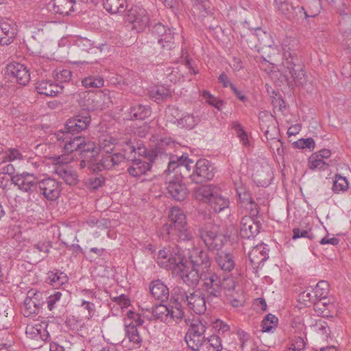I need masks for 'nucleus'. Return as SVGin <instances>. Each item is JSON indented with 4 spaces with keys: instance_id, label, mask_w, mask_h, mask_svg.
Instances as JSON below:
<instances>
[{
    "instance_id": "obj_47",
    "label": "nucleus",
    "mask_w": 351,
    "mask_h": 351,
    "mask_svg": "<svg viewBox=\"0 0 351 351\" xmlns=\"http://www.w3.org/2000/svg\"><path fill=\"white\" fill-rule=\"evenodd\" d=\"M205 344L207 348L206 351H221L223 348L221 339L215 335L206 337Z\"/></svg>"
},
{
    "instance_id": "obj_11",
    "label": "nucleus",
    "mask_w": 351,
    "mask_h": 351,
    "mask_svg": "<svg viewBox=\"0 0 351 351\" xmlns=\"http://www.w3.org/2000/svg\"><path fill=\"white\" fill-rule=\"evenodd\" d=\"M274 7L279 14L290 21H298L302 19L303 8L293 5L288 0H274Z\"/></svg>"
},
{
    "instance_id": "obj_22",
    "label": "nucleus",
    "mask_w": 351,
    "mask_h": 351,
    "mask_svg": "<svg viewBox=\"0 0 351 351\" xmlns=\"http://www.w3.org/2000/svg\"><path fill=\"white\" fill-rule=\"evenodd\" d=\"M113 157L111 154H107L104 156L101 159L97 161L95 159H90L87 161V165L88 169L94 172L101 171L104 169H110L114 166L113 162Z\"/></svg>"
},
{
    "instance_id": "obj_10",
    "label": "nucleus",
    "mask_w": 351,
    "mask_h": 351,
    "mask_svg": "<svg viewBox=\"0 0 351 351\" xmlns=\"http://www.w3.org/2000/svg\"><path fill=\"white\" fill-rule=\"evenodd\" d=\"M34 172H23L20 175L11 177L12 184L17 186L18 188L29 195H35L38 192V182L35 181Z\"/></svg>"
},
{
    "instance_id": "obj_33",
    "label": "nucleus",
    "mask_w": 351,
    "mask_h": 351,
    "mask_svg": "<svg viewBox=\"0 0 351 351\" xmlns=\"http://www.w3.org/2000/svg\"><path fill=\"white\" fill-rule=\"evenodd\" d=\"M191 291H186L182 287L176 286L171 292V299L178 306H184L186 301H188V297Z\"/></svg>"
},
{
    "instance_id": "obj_56",
    "label": "nucleus",
    "mask_w": 351,
    "mask_h": 351,
    "mask_svg": "<svg viewBox=\"0 0 351 351\" xmlns=\"http://www.w3.org/2000/svg\"><path fill=\"white\" fill-rule=\"evenodd\" d=\"M122 151H123L122 154L124 155V157L128 160L132 161V160H134L136 158V147L134 145L132 144V143L130 141L127 142L125 143Z\"/></svg>"
},
{
    "instance_id": "obj_61",
    "label": "nucleus",
    "mask_w": 351,
    "mask_h": 351,
    "mask_svg": "<svg viewBox=\"0 0 351 351\" xmlns=\"http://www.w3.org/2000/svg\"><path fill=\"white\" fill-rule=\"evenodd\" d=\"M27 169L31 171L37 170L42 165L41 161L38 158H30L27 161Z\"/></svg>"
},
{
    "instance_id": "obj_51",
    "label": "nucleus",
    "mask_w": 351,
    "mask_h": 351,
    "mask_svg": "<svg viewBox=\"0 0 351 351\" xmlns=\"http://www.w3.org/2000/svg\"><path fill=\"white\" fill-rule=\"evenodd\" d=\"M150 95L156 100H159L169 96L170 91L163 86H156L150 90Z\"/></svg>"
},
{
    "instance_id": "obj_23",
    "label": "nucleus",
    "mask_w": 351,
    "mask_h": 351,
    "mask_svg": "<svg viewBox=\"0 0 351 351\" xmlns=\"http://www.w3.org/2000/svg\"><path fill=\"white\" fill-rule=\"evenodd\" d=\"M132 164L128 167V171L133 177H140L151 169L152 165L144 159L136 158L132 160Z\"/></svg>"
},
{
    "instance_id": "obj_24",
    "label": "nucleus",
    "mask_w": 351,
    "mask_h": 351,
    "mask_svg": "<svg viewBox=\"0 0 351 351\" xmlns=\"http://www.w3.org/2000/svg\"><path fill=\"white\" fill-rule=\"evenodd\" d=\"M16 35V27L8 23L0 24V44L8 45L13 42Z\"/></svg>"
},
{
    "instance_id": "obj_31",
    "label": "nucleus",
    "mask_w": 351,
    "mask_h": 351,
    "mask_svg": "<svg viewBox=\"0 0 351 351\" xmlns=\"http://www.w3.org/2000/svg\"><path fill=\"white\" fill-rule=\"evenodd\" d=\"M166 189L171 197H184L188 195L186 186L180 182H169Z\"/></svg>"
},
{
    "instance_id": "obj_17",
    "label": "nucleus",
    "mask_w": 351,
    "mask_h": 351,
    "mask_svg": "<svg viewBox=\"0 0 351 351\" xmlns=\"http://www.w3.org/2000/svg\"><path fill=\"white\" fill-rule=\"evenodd\" d=\"M261 224L251 217L244 216L240 222V235L241 237L250 239L254 238L259 232Z\"/></svg>"
},
{
    "instance_id": "obj_39",
    "label": "nucleus",
    "mask_w": 351,
    "mask_h": 351,
    "mask_svg": "<svg viewBox=\"0 0 351 351\" xmlns=\"http://www.w3.org/2000/svg\"><path fill=\"white\" fill-rule=\"evenodd\" d=\"M278 323V319L274 315L269 313L267 315L261 323V331L263 332H273L276 328Z\"/></svg>"
},
{
    "instance_id": "obj_3",
    "label": "nucleus",
    "mask_w": 351,
    "mask_h": 351,
    "mask_svg": "<svg viewBox=\"0 0 351 351\" xmlns=\"http://www.w3.org/2000/svg\"><path fill=\"white\" fill-rule=\"evenodd\" d=\"M280 71L288 84L291 86L301 85L305 80L304 65L300 62L295 54L289 51L284 54Z\"/></svg>"
},
{
    "instance_id": "obj_2",
    "label": "nucleus",
    "mask_w": 351,
    "mask_h": 351,
    "mask_svg": "<svg viewBox=\"0 0 351 351\" xmlns=\"http://www.w3.org/2000/svg\"><path fill=\"white\" fill-rule=\"evenodd\" d=\"M169 218L171 223L164 224L159 230L162 239L186 241L193 239V232L188 226L186 215L180 208L173 207Z\"/></svg>"
},
{
    "instance_id": "obj_40",
    "label": "nucleus",
    "mask_w": 351,
    "mask_h": 351,
    "mask_svg": "<svg viewBox=\"0 0 351 351\" xmlns=\"http://www.w3.org/2000/svg\"><path fill=\"white\" fill-rule=\"evenodd\" d=\"M300 238H308L311 241L315 239V236L311 231V227L308 224L305 226L301 224L300 227L293 229L292 239L296 240Z\"/></svg>"
},
{
    "instance_id": "obj_45",
    "label": "nucleus",
    "mask_w": 351,
    "mask_h": 351,
    "mask_svg": "<svg viewBox=\"0 0 351 351\" xmlns=\"http://www.w3.org/2000/svg\"><path fill=\"white\" fill-rule=\"evenodd\" d=\"M115 139L108 135H103L99 141V147L101 150L110 154L114 148Z\"/></svg>"
},
{
    "instance_id": "obj_35",
    "label": "nucleus",
    "mask_w": 351,
    "mask_h": 351,
    "mask_svg": "<svg viewBox=\"0 0 351 351\" xmlns=\"http://www.w3.org/2000/svg\"><path fill=\"white\" fill-rule=\"evenodd\" d=\"M47 275L49 283L56 288L68 282V277L66 274L59 270L49 271Z\"/></svg>"
},
{
    "instance_id": "obj_32",
    "label": "nucleus",
    "mask_w": 351,
    "mask_h": 351,
    "mask_svg": "<svg viewBox=\"0 0 351 351\" xmlns=\"http://www.w3.org/2000/svg\"><path fill=\"white\" fill-rule=\"evenodd\" d=\"M206 322L203 319H193L186 335L195 337H206Z\"/></svg>"
},
{
    "instance_id": "obj_9",
    "label": "nucleus",
    "mask_w": 351,
    "mask_h": 351,
    "mask_svg": "<svg viewBox=\"0 0 351 351\" xmlns=\"http://www.w3.org/2000/svg\"><path fill=\"white\" fill-rule=\"evenodd\" d=\"M125 21L132 25L133 29L141 32L148 26L149 17L144 8L138 5H133L128 11Z\"/></svg>"
},
{
    "instance_id": "obj_41",
    "label": "nucleus",
    "mask_w": 351,
    "mask_h": 351,
    "mask_svg": "<svg viewBox=\"0 0 351 351\" xmlns=\"http://www.w3.org/2000/svg\"><path fill=\"white\" fill-rule=\"evenodd\" d=\"M206 341V337H195L185 335V341L189 349L193 351H199Z\"/></svg>"
},
{
    "instance_id": "obj_7",
    "label": "nucleus",
    "mask_w": 351,
    "mask_h": 351,
    "mask_svg": "<svg viewBox=\"0 0 351 351\" xmlns=\"http://www.w3.org/2000/svg\"><path fill=\"white\" fill-rule=\"evenodd\" d=\"M46 294L35 289H30L27 293L24 300L23 313L25 317H31L38 314L45 304Z\"/></svg>"
},
{
    "instance_id": "obj_43",
    "label": "nucleus",
    "mask_w": 351,
    "mask_h": 351,
    "mask_svg": "<svg viewBox=\"0 0 351 351\" xmlns=\"http://www.w3.org/2000/svg\"><path fill=\"white\" fill-rule=\"evenodd\" d=\"M174 32L168 28V32L158 39V43L161 48L165 50H170L174 47Z\"/></svg>"
},
{
    "instance_id": "obj_52",
    "label": "nucleus",
    "mask_w": 351,
    "mask_h": 351,
    "mask_svg": "<svg viewBox=\"0 0 351 351\" xmlns=\"http://www.w3.org/2000/svg\"><path fill=\"white\" fill-rule=\"evenodd\" d=\"M22 159V154L18 149L12 148L9 149L5 152L2 158V163H5L6 162H12L16 160H20Z\"/></svg>"
},
{
    "instance_id": "obj_28",
    "label": "nucleus",
    "mask_w": 351,
    "mask_h": 351,
    "mask_svg": "<svg viewBox=\"0 0 351 351\" xmlns=\"http://www.w3.org/2000/svg\"><path fill=\"white\" fill-rule=\"evenodd\" d=\"M166 171L167 173L175 172L177 176L180 175L182 178L189 177L191 179L192 173H189V170L184 168L177 156H171Z\"/></svg>"
},
{
    "instance_id": "obj_12",
    "label": "nucleus",
    "mask_w": 351,
    "mask_h": 351,
    "mask_svg": "<svg viewBox=\"0 0 351 351\" xmlns=\"http://www.w3.org/2000/svg\"><path fill=\"white\" fill-rule=\"evenodd\" d=\"M213 168L208 160L199 159L195 165L191 175V180L195 183H202L213 178Z\"/></svg>"
},
{
    "instance_id": "obj_55",
    "label": "nucleus",
    "mask_w": 351,
    "mask_h": 351,
    "mask_svg": "<svg viewBox=\"0 0 351 351\" xmlns=\"http://www.w3.org/2000/svg\"><path fill=\"white\" fill-rule=\"evenodd\" d=\"M202 97L206 103L215 107L217 109H220V108L223 105V101L215 97L214 95H211L210 92L207 90H204L202 92Z\"/></svg>"
},
{
    "instance_id": "obj_59",
    "label": "nucleus",
    "mask_w": 351,
    "mask_h": 351,
    "mask_svg": "<svg viewBox=\"0 0 351 351\" xmlns=\"http://www.w3.org/2000/svg\"><path fill=\"white\" fill-rule=\"evenodd\" d=\"M62 297V293L60 291H55V293L48 297L46 296L45 300L47 302V308L51 311L54 309L56 304L60 301Z\"/></svg>"
},
{
    "instance_id": "obj_8",
    "label": "nucleus",
    "mask_w": 351,
    "mask_h": 351,
    "mask_svg": "<svg viewBox=\"0 0 351 351\" xmlns=\"http://www.w3.org/2000/svg\"><path fill=\"white\" fill-rule=\"evenodd\" d=\"M90 123V116L88 112H83L68 119L65 124V130H60L68 134L69 138H74L81 132L86 130Z\"/></svg>"
},
{
    "instance_id": "obj_50",
    "label": "nucleus",
    "mask_w": 351,
    "mask_h": 351,
    "mask_svg": "<svg viewBox=\"0 0 351 351\" xmlns=\"http://www.w3.org/2000/svg\"><path fill=\"white\" fill-rule=\"evenodd\" d=\"M260 127L262 132H264V134L267 140L269 139H275L274 134H277V129L274 124L272 125H266L265 121H260Z\"/></svg>"
},
{
    "instance_id": "obj_16",
    "label": "nucleus",
    "mask_w": 351,
    "mask_h": 351,
    "mask_svg": "<svg viewBox=\"0 0 351 351\" xmlns=\"http://www.w3.org/2000/svg\"><path fill=\"white\" fill-rule=\"evenodd\" d=\"M61 184L53 178L43 179L38 182L37 195H43L45 197H59Z\"/></svg>"
},
{
    "instance_id": "obj_21",
    "label": "nucleus",
    "mask_w": 351,
    "mask_h": 351,
    "mask_svg": "<svg viewBox=\"0 0 351 351\" xmlns=\"http://www.w3.org/2000/svg\"><path fill=\"white\" fill-rule=\"evenodd\" d=\"M149 290L152 296L162 302L167 301L169 297V288L160 280L152 281L149 285Z\"/></svg>"
},
{
    "instance_id": "obj_44",
    "label": "nucleus",
    "mask_w": 351,
    "mask_h": 351,
    "mask_svg": "<svg viewBox=\"0 0 351 351\" xmlns=\"http://www.w3.org/2000/svg\"><path fill=\"white\" fill-rule=\"evenodd\" d=\"M329 284L328 282L321 280L317 283L312 292L315 293V297H317L319 300H322V299H326L327 298Z\"/></svg>"
},
{
    "instance_id": "obj_20",
    "label": "nucleus",
    "mask_w": 351,
    "mask_h": 351,
    "mask_svg": "<svg viewBox=\"0 0 351 351\" xmlns=\"http://www.w3.org/2000/svg\"><path fill=\"white\" fill-rule=\"evenodd\" d=\"M35 87L38 94L47 97H55L62 90V86L51 80L38 81Z\"/></svg>"
},
{
    "instance_id": "obj_26",
    "label": "nucleus",
    "mask_w": 351,
    "mask_h": 351,
    "mask_svg": "<svg viewBox=\"0 0 351 351\" xmlns=\"http://www.w3.org/2000/svg\"><path fill=\"white\" fill-rule=\"evenodd\" d=\"M106 182V178L101 174L90 176L85 179L83 185L90 192H96L102 189Z\"/></svg>"
},
{
    "instance_id": "obj_27",
    "label": "nucleus",
    "mask_w": 351,
    "mask_h": 351,
    "mask_svg": "<svg viewBox=\"0 0 351 351\" xmlns=\"http://www.w3.org/2000/svg\"><path fill=\"white\" fill-rule=\"evenodd\" d=\"M195 193V197H223L221 188L213 184L198 186Z\"/></svg>"
},
{
    "instance_id": "obj_1",
    "label": "nucleus",
    "mask_w": 351,
    "mask_h": 351,
    "mask_svg": "<svg viewBox=\"0 0 351 351\" xmlns=\"http://www.w3.org/2000/svg\"><path fill=\"white\" fill-rule=\"evenodd\" d=\"M188 254L191 267L189 265L184 252L178 246L160 250L157 263L160 267L171 270L185 285L195 287L202 280L203 274L210 267L211 261L208 253L203 250L195 249Z\"/></svg>"
},
{
    "instance_id": "obj_53",
    "label": "nucleus",
    "mask_w": 351,
    "mask_h": 351,
    "mask_svg": "<svg viewBox=\"0 0 351 351\" xmlns=\"http://www.w3.org/2000/svg\"><path fill=\"white\" fill-rule=\"evenodd\" d=\"M348 187V183L346 178L341 176L337 175L333 182L332 191L335 193H339V191H346Z\"/></svg>"
},
{
    "instance_id": "obj_48",
    "label": "nucleus",
    "mask_w": 351,
    "mask_h": 351,
    "mask_svg": "<svg viewBox=\"0 0 351 351\" xmlns=\"http://www.w3.org/2000/svg\"><path fill=\"white\" fill-rule=\"evenodd\" d=\"M210 208L214 213H220L227 208L229 205L228 199H206Z\"/></svg>"
},
{
    "instance_id": "obj_30",
    "label": "nucleus",
    "mask_w": 351,
    "mask_h": 351,
    "mask_svg": "<svg viewBox=\"0 0 351 351\" xmlns=\"http://www.w3.org/2000/svg\"><path fill=\"white\" fill-rule=\"evenodd\" d=\"M103 5L110 14H122L128 7L126 0H104Z\"/></svg>"
},
{
    "instance_id": "obj_38",
    "label": "nucleus",
    "mask_w": 351,
    "mask_h": 351,
    "mask_svg": "<svg viewBox=\"0 0 351 351\" xmlns=\"http://www.w3.org/2000/svg\"><path fill=\"white\" fill-rule=\"evenodd\" d=\"M126 337L129 341L139 348L141 346L142 339L140 337L138 331L133 323L125 325V328Z\"/></svg>"
},
{
    "instance_id": "obj_49",
    "label": "nucleus",
    "mask_w": 351,
    "mask_h": 351,
    "mask_svg": "<svg viewBox=\"0 0 351 351\" xmlns=\"http://www.w3.org/2000/svg\"><path fill=\"white\" fill-rule=\"evenodd\" d=\"M328 165L325 162L322 158L315 154L309 158V167L311 169H322L324 170L328 167Z\"/></svg>"
},
{
    "instance_id": "obj_62",
    "label": "nucleus",
    "mask_w": 351,
    "mask_h": 351,
    "mask_svg": "<svg viewBox=\"0 0 351 351\" xmlns=\"http://www.w3.org/2000/svg\"><path fill=\"white\" fill-rule=\"evenodd\" d=\"M315 327L317 330L322 335H327L330 332L327 323L322 319H319L316 322Z\"/></svg>"
},
{
    "instance_id": "obj_46",
    "label": "nucleus",
    "mask_w": 351,
    "mask_h": 351,
    "mask_svg": "<svg viewBox=\"0 0 351 351\" xmlns=\"http://www.w3.org/2000/svg\"><path fill=\"white\" fill-rule=\"evenodd\" d=\"M82 84L86 88H101L104 85V80L100 76H88L82 80Z\"/></svg>"
},
{
    "instance_id": "obj_63",
    "label": "nucleus",
    "mask_w": 351,
    "mask_h": 351,
    "mask_svg": "<svg viewBox=\"0 0 351 351\" xmlns=\"http://www.w3.org/2000/svg\"><path fill=\"white\" fill-rule=\"evenodd\" d=\"M152 31L153 34L158 36L160 38L162 35L168 32V28H167L162 23H158L153 26Z\"/></svg>"
},
{
    "instance_id": "obj_4",
    "label": "nucleus",
    "mask_w": 351,
    "mask_h": 351,
    "mask_svg": "<svg viewBox=\"0 0 351 351\" xmlns=\"http://www.w3.org/2000/svg\"><path fill=\"white\" fill-rule=\"evenodd\" d=\"M208 304L217 303L221 300L223 287L220 277L210 267L203 274L200 288Z\"/></svg>"
},
{
    "instance_id": "obj_19",
    "label": "nucleus",
    "mask_w": 351,
    "mask_h": 351,
    "mask_svg": "<svg viewBox=\"0 0 351 351\" xmlns=\"http://www.w3.org/2000/svg\"><path fill=\"white\" fill-rule=\"evenodd\" d=\"M322 0H302V6H300V8H303L301 12L302 19L318 16L322 10Z\"/></svg>"
},
{
    "instance_id": "obj_36",
    "label": "nucleus",
    "mask_w": 351,
    "mask_h": 351,
    "mask_svg": "<svg viewBox=\"0 0 351 351\" xmlns=\"http://www.w3.org/2000/svg\"><path fill=\"white\" fill-rule=\"evenodd\" d=\"M151 110L149 106L137 104L130 108V117L134 119H144L150 116Z\"/></svg>"
},
{
    "instance_id": "obj_18",
    "label": "nucleus",
    "mask_w": 351,
    "mask_h": 351,
    "mask_svg": "<svg viewBox=\"0 0 351 351\" xmlns=\"http://www.w3.org/2000/svg\"><path fill=\"white\" fill-rule=\"evenodd\" d=\"M200 237L210 250H219L222 247V239L221 235L217 234L216 227L210 230H202Z\"/></svg>"
},
{
    "instance_id": "obj_5",
    "label": "nucleus",
    "mask_w": 351,
    "mask_h": 351,
    "mask_svg": "<svg viewBox=\"0 0 351 351\" xmlns=\"http://www.w3.org/2000/svg\"><path fill=\"white\" fill-rule=\"evenodd\" d=\"M55 136L60 142V146L62 147L65 154H71L76 150H81L82 152H90L91 157H94L96 153V145L94 142L86 141L84 137L77 136L74 138H69L68 134L61 132H57Z\"/></svg>"
},
{
    "instance_id": "obj_57",
    "label": "nucleus",
    "mask_w": 351,
    "mask_h": 351,
    "mask_svg": "<svg viewBox=\"0 0 351 351\" xmlns=\"http://www.w3.org/2000/svg\"><path fill=\"white\" fill-rule=\"evenodd\" d=\"M315 145V141L312 138H300L294 143L295 147L298 149L308 148L310 149H313Z\"/></svg>"
},
{
    "instance_id": "obj_34",
    "label": "nucleus",
    "mask_w": 351,
    "mask_h": 351,
    "mask_svg": "<svg viewBox=\"0 0 351 351\" xmlns=\"http://www.w3.org/2000/svg\"><path fill=\"white\" fill-rule=\"evenodd\" d=\"M199 121V118L197 116H194L193 114H186L180 119H176V122L177 125L180 128L186 130H191Z\"/></svg>"
},
{
    "instance_id": "obj_13",
    "label": "nucleus",
    "mask_w": 351,
    "mask_h": 351,
    "mask_svg": "<svg viewBox=\"0 0 351 351\" xmlns=\"http://www.w3.org/2000/svg\"><path fill=\"white\" fill-rule=\"evenodd\" d=\"M188 301L184 306L196 314H202L206 311L207 298L199 289H193L189 295Z\"/></svg>"
},
{
    "instance_id": "obj_58",
    "label": "nucleus",
    "mask_w": 351,
    "mask_h": 351,
    "mask_svg": "<svg viewBox=\"0 0 351 351\" xmlns=\"http://www.w3.org/2000/svg\"><path fill=\"white\" fill-rule=\"evenodd\" d=\"M181 307L182 306H178L175 308H169V322L171 319L178 322L183 318L184 311Z\"/></svg>"
},
{
    "instance_id": "obj_42",
    "label": "nucleus",
    "mask_w": 351,
    "mask_h": 351,
    "mask_svg": "<svg viewBox=\"0 0 351 351\" xmlns=\"http://www.w3.org/2000/svg\"><path fill=\"white\" fill-rule=\"evenodd\" d=\"M340 31L344 36H351V14L344 11L340 12L339 19Z\"/></svg>"
},
{
    "instance_id": "obj_29",
    "label": "nucleus",
    "mask_w": 351,
    "mask_h": 351,
    "mask_svg": "<svg viewBox=\"0 0 351 351\" xmlns=\"http://www.w3.org/2000/svg\"><path fill=\"white\" fill-rule=\"evenodd\" d=\"M76 0H53V9L55 13L67 16L75 10Z\"/></svg>"
},
{
    "instance_id": "obj_54",
    "label": "nucleus",
    "mask_w": 351,
    "mask_h": 351,
    "mask_svg": "<svg viewBox=\"0 0 351 351\" xmlns=\"http://www.w3.org/2000/svg\"><path fill=\"white\" fill-rule=\"evenodd\" d=\"M306 341L301 337H295L291 341V346L284 351H303L305 349Z\"/></svg>"
},
{
    "instance_id": "obj_60",
    "label": "nucleus",
    "mask_w": 351,
    "mask_h": 351,
    "mask_svg": "<svg viewBox=\"0 0 351 351\" xmlns=\"http://www.w3.org/2000/svg\"><path fill=\"white\" fill-rule=\"evenodd\" d=\"M313 289H309L308 288L300 293V298L305 302H309L312 304H315L319 299L315 297V293L313 291Z\"/></svg>"
},
{
    "instance_id": "obj_25",
    "label": "nucleus",
    "mask_w": 351,
    "mask_h": 351,
    "mask_svg": "<svg viewBox=\"0 0 351 351\" xmlns=\"http://www.w3.org/2000/svg\"><path fill=\"white\" fill-rule=\"evenodd\" d=\"M215 258L218 267L223 271L230 272L234 268L235 263L231 254L218 251Z\"/></svg>"
},
{
    "instance_id": "obj_64",
    "label": "nucleus",
    "mask_w": 351,
    "mask_h": 351,
    "mask_svg": "<svg viewBox=\"0 0 351 351\" xmlns=\"http://www.w3.org/2000/svg\"><path fill=\"white\" fill-rule=\"evenodd\" d=\"M114 301L121 308H126L130 305V300L126 295L122 294L120 296L114 297Z\"/></svg>"
},
{
    "instance_id": "obj_15",
    "label": "nucleus",
    "mask_w": 351,
    "mask_h": 351,
    "mask_svg": "<svg viewBox=\"0 0 351 351\" xmlns=\"http://www.w3.org/2000/svg\"><path fill=\"white\" fill-rule=\"evenodd\" d=\"M250 267L254 274H257L258 269L261 268L264 263L269 258L266 253V247L263 244L256 245L248 253Z\"/></svg>"
},
{
    "instance_id": "obj_14",
    "label": "nucleus",
    "mask_w": 351,
    "mask_h": 351,
    "mask_svg": "<svg viewBox=\"0 0 351 351\" xmlns=\"http://www.w3.org/2000/svg\"><path fill=\"white\" fill-rule=\"evenodd\" d=\"M7 75L20 85L25 86L30 80V73L23 64L12 62L7 66Z\"/></svg>"
},
{
    "instance_id": "obj_6",
    "label": "nucleus",
    "mask_w": 351,
    "mask_h": 351,
    "mask_svg": "<svg viewBox=\"0 0 351 351\" xmlns=\"http://www.w3.org/2000/svg\"><path fill=\"white\" fill-rule=\"evenodd\" d=\"M56 156L53 158L54 167L53 173L62 179L67 184L74 185L78 181V176L75 171L67 165L72 158L65 155Z\"/></svg>"
},
{
    "instance_id": "obj_37",
    "label": "nucleus",
    "mask_w": 351,
    "mask_h": 351,
    "mask_svg": "<svg viewBox=\"0 0 351 351\" xmlns=\"http://www.w3.org/2000/svg\"><path fill=\"white\" fill-rule=\"evenodd\" d=\"M169 308L167 305L160 304L151 308V313L154 319L161 322H169Z\"/></svg>"
}]
</instances>
